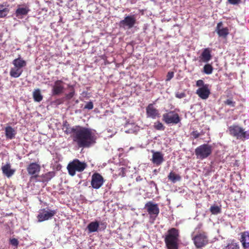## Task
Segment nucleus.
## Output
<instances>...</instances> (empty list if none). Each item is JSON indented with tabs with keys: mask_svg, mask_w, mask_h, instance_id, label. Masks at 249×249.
<instances>
[{
	"mask_svg": "<svg viewBox=\"0 0 249 249\" xmlns=\"http://www.w3.org/2000/svg\"><path fill=\"white\" fill-rule=\"evenodd\" d=\"M63 129L65 134H71L73 142H75L79 147L89 148L94 145L97 140L94 131L90 128L84 127L80 125L70 127L67 121L63 124Z\"/></svg>",
	"mask_w": 249,
	"mask_h": 249,
	"instance_id": "f257e3e1",
	"label": "nucleus"
},
{
	"mask_svg": "<svg viewBox=\"0 0 249 249\" xmlns=\"http://www.w3.org/2000/svg\"><path fill=\"white\" fill-rule=\"evenodd\" d=\"M179 231L175 228L169 229L164 236V242L167 249H178Z\"/></svg>",
	"mask_w": 249,
	"mask_h": 249,
	"instance_id": "f03ea898",
	"label": "nucleus"
},
{
	"mask_svg": "<svg viewBox=\"0 0 249 249\" xmlns=\"http://www.w3.org/2000/svg\"><path fill=\"white\" fill-rule=\"evenodd\" d=\"M87 167V165L86 163L82 162L78 159H75L69 163L67 168L69 174L72 177L75 175L76 172H82Z\"/></svg>",
	"mask_w": 249,
	"mask_h": 249,
	"instance_id": "7ed1b4c3",
	"label": "nucleus"
},
{
	"mask_svg": "<svg viewBox=\"0 0 249 249\" xmlns=\"http://www.w3.org/2000/svg\"><path fill=\"white\" fill-rule=\"evenodd\" d=\"M212 146L204 143L196 147L195 152L197 159L203 160L210 156L212 154Z\"/></svg>",
	"mask_w": 249,
	"mask_h": 249,
	"instance_id": "20e7f679",
	"label": "nucleus"
},
{
	"mask_svg": "<svg viewBox=\"0 0 249 249\" xmlns=\"http://www.w3.org/2000/svg\"><path fill=\"white\" fill-rule=\"evenodd\" d=\"M192 240L196 247L197 249L204 247L208 243V238L207 233L201 231L193 237Z\"/></svg>",
	"mask_w": 249,
	"mask_h": 249,
	"instance_id": "39448f33",
	"label": "nucleus"
},
{
	"mask_svg": "<svg viewBox=\"0 0 249 249\" xmlns=\"http://www.w3.org/2000/svg\"><path fill=\"white\" fill-rule=\"evenodd\" d=\"M162 120L168 124H177L180 122L181 119L175 111H169L163 114Z\"/></svg>",
	"mask_w": 249,
	"mask_h": 249,
	"instance_id": "423d86ee",
	"label": "nucleus"
},
{
	"mask_svg": "<svg viewBox=\"0 0 249 249\" xmlns=\"http://www.w3.org/2000/svg\"><path fill=\"white\" fill-rule=\"evenodd\" d=\"M229 129L230 134L237 139L244 140L246 138H249V132L244 131L242 128L238 125H231Z\"/></svg>",
	"mask_w": 249,
	"mask_h": 249,
	"instance_id": "0eeeda50",
	"label": "nucleus"
},
{
	"mask_svg": "<svg viewBox=\"0 0 249 249\" xmlns=\"http://www.w3.org/2000/svg\"><path fill=\"white\" fill-rule=\"evenodd\" d=\"M57 212V210L41 209L37 216L38 221L41 222L50 219L56 214Z\"/></svg>",
	"mask_w": 249,
	"mask_h": 249,
	"instance_id": "6e6552de",
	"label": "nucleus"
},
{
	"mask_svg": "<svg viewBox=\"0 0 249 249\" xmlns=\"http://www.w3.org/2000/svg\"><path fill=\"white\" fill-rule=\"evenodd\" d=\"M144 208L149 214L150 219L155 220L160 213L158 205L148 201L145 204Z\"/></svg>",
	"mask_w": 249,
	"mask_h": 249,
	"instance_id": "1a4fd4ad",
	"label": "nucleus"
},
{
	"mask_svg": "<svg viewBox=\"0 0 249 249\" xmlns=\"http://www.w3.org/2000/svg\"><path fill=\"white\" fill-rule=\"evenodd\" d=\"M137 22L134 15L127 16L119 22L120 27L131 29L134 26Z\"/></svg>",
	"mask_w": 249,
	"mask_h": 249,
	"instance_id": "9d476101",
	"label": "nucleus"
},
{
	"mask_svg": "<svg viewBox=\"0 0 249 249\" xmlns=\"http://www.w3.org/2000/svg\"><path fill=\"white\" fill-rule=\"evenodd\" d=\"M104 182V179L99 173H95L92 175L91 185L93 188L99 189L103 185Z\"/></svg>",
	"mask_w": 249,
	"mask_h": 249,
	"instance_id": "9b49d317",
	"label": "nucleus"
},
{
	"mask_svg": "<svg viewBox=\"0 0 249 249\" xmlns=\"http://www.w3.org/2000/svg\"><path fill=\"white\" fill-rule=\"evenodd\" d=\"M64 82L61 80H56L52 86V93L53 95H58L64 91Z\"/></svg>",
	"mask_w": 249,
	"mask_h": 249,
	"instance_id": "f8f14e48",
	"label": "nucleus"
},
{
	"mask_svg": "<svg viewBox=\"0 0 249 249\" xmlns=\"http://www.w3.org/2000/svg\"><path fill=\"white\" fill-rule=\"evenodd\" d=\"M209 84H205L203 87L199 88L196 90V94L203 100L208 99L211 94V90L209 88Z\"/></svg>",
	"mask_w": 249,
	"mask_h": 249,
	"instance_id": "ddd939ff",
	"label": "nucleus"
},
{
	"mask_svg": "<svg viewBox=\"0 0 249 249\" xmlns=\"http://www.w3.org/2000/svg\"><path fill=\"white\" fill-rule=\"evenodd\" d=\"M146 114L147 118L156 119L160 117L159 110L156 109L153 105V104H149L146 107Z\"/></svg>",
	"mask_w": 249,
	"mask_h": 249,
	"instance_id": "4468645a",
	"label": "nucleus"
},
{
	"mask_svg": "<svg viewBox=\"0 0 249 249\" xmlns=\"http://www.w3.org/2000/svg\"><path fill=\"white\" fill-rule=\"evenodd\" d=\"M30 11L28 6L26 5H18V8L15 11L16 16L18 18H22L26 16Z\"/></svg>",
	"mask_w": 249,
	"mask_h": 249,
	"instance_id": "2eb2a0df",
	"label": "nucleus"
},
{
	"mask_svg": "<svg viewBox=\"0 0 249 249\" xmlns=\"http://www.w3.org/2000/svg\"><path fill=\"white\" fill-rule=\"evenodd\" d=\"M211 52L212 50L210 48H205L199 56V61L202 62L208 63L212 58Z\"/></svg>",
	"mask_w": 249,
	"mask_h": 249,
	"instance_id": "dca6fc26",
	"label": "nucleus"
},
{
	"mask_svg": "<svg viewBox=\"0 0 249 249\" xmlns=\"http://www.w3.org/2000/svg\"><path fill=\"white\" fill-rule=\"evenodd\" d=\"M40 169V165L36 162H32L27 167V171L29 175L38 174Z\"/></svg>",
	"mask_w": 249,
	"mask_h": 249,
	"instance_id": "f3484780",
	"label": "nucleus"
},
{
	"mask_svg": "<svg viewBox=\"0 0 249 249\" xmlns=\"http://www.w3.org/2000/svg\"><path fill=\"white\" fill-rule=\"evenodd\" d=\"M152 162L157 166L160 165L164 160L163 155L160 152H154L152 151Z\"/></svg>",
	"mask_w": 249,
	"mask_h": 249,
	"instance_id": "a211bd4d",
	"label": "nucleus"
},
{
	"mask_svg": "<svg viewBox=\"0 0 249 249\" xmlns=\"http://www.w3.org/2000/svg\"><path fill=\"white\" fill-rule=\"evenodd\" d=\"M11 167L10 163H7L1 168L2 174L8 178L11 177L15 172V170L11 169Z\"/></svg>",
	"mask_w": 249,
	"mask_h": 249,
	"instance_id": "6ab92c4d",
	"label": "nucleus"
},
{
	"mask_svg": "<svg viewBox=\"0 0 249 249\" xmlns=\"http://www.w3.org/2000/svg\"><path fill=\"white\" fill-rule=\"evenodd\" d=\"M222 25V22H218L216 26V31L219 36L226 38L229 34V29L227 27L221 28Z\"/></svg>",
	"mask_w": 249,
	"mask_h": 249,
	"instance_id": "aec40b11",
	"label": "nucleus"
},
{
	"mask_svg": "<svg viewBox=\"0 0 249 249\" xmlns=\"http://www.w3.org/2000/svg\"><path fill=\"white\" fill-rule=\"evenodd\" d=\"M55 173L53 171L48 172L45 174H42L39 176V182H47L55 176Z\"/></svg>",
	"mask_w": 249,
	"mask_h": 249,
	"instance_id": "412c9836",
	"label": "nucleus"
},
{
	"mask_svg": "<svg viewBox=\"0 0 249 249\" xmlns=\"http://www.w3.org/2000/svg\"><path fill=\"white\" fill-rule=\"evenodd\" d=\"M240 241L242 244L243 248L245 249L249 248V232L245 231L241 233Z\"/></svg>",
	"mask_w": 249,
	"mask_h": 249,
	"instance_id": "4be33fe9",
	"label": "nucleus"
},
{
	"mask_svg": "<svg viewBox=\"0 0 249 249\" xmlns=\"http://www.w3.org/2000/svg\"><path fill=\"white\" fill-rule=\"evenodd\" d=\"M5 136L7 139L12 140L15 137L16 134V130L11 126H8L5 127Z\"/></svg>",
	"mask_w": 249,
	"mask_h": 249,
	"instance_id": "5701e85b",
	"label": "nucleus"
},
{
	"mask_svg": "<svg viewBox=\"0 0 249 249\" xmlns=\"http://www.w3.org/2000/svg\"><path fill=\"white\" fill-rule=\"evenodd\" d=\"M99 228V222L97 221L90 222L87 226L89 233L96 232Z\"/></svg>",
	"mask_w": 249,
	"mask_h": 249,
	"instance_id": "b1692460",
	"label": "nucleus"
},
{
	"mask_svg": "<svg viewBox=\"0 0 249 249\" xmlns=\"http://www.w3.org/2000/svg\"><path fill=\"white\" fill-rule=\"evenodd\" d=\"M9 12V5L0 4V18L5 17Z\"/></svg>",
	"mask_w": 249,
	"mask_h": 249,
	"instance_id": "393cba45",
	"label": "nucleus"
},
{
	"mask_svg": "<svg viewBox=\"0 0 249 249\" xmlns=\"http://www.w3.org/2000/svg\"><path fill=\"white\" fill-rule=\"evenodd\" d=\"M13 64L15 68L21 69L22 67L26 66V62L25 60L21 59L20 57H18L13 60Z\"/></svg>",
	"mask_w": 249,
	"mask_h": 249,
	"instance_id": "a878e982",
	"label": "nucleus"
},
{
	"mask_svg": "<svg viewBox=\"0 0 249 249\" xmlns=\"http://www.w3.org/2000/svg\"><path fill=\"white\" fill-rule=\"evenodd\" d=\"M168 178L172 182L175 183L177 181H180L181 180V178L180 175L176 174L173 171H171L170 172L168 176Z\"/></svg>",
	"mask_w": 249,
	"mask_h": 249,
	"instance_id": "bb28decb",
	"label": "nucleus"
},
{
	"mask_svg": "<svg viewBox=\"0 0 249 249\" xmlns=\"http://www.w3.org/2000/svg\"><path fill=\"white\" fill-rule=\"evenodd\" d=\"M22 72V70L17 68H12L10 71V75L11 77L18 78L20 76Z\"/></svg>",
	"mask_w": 249,
	"mask_h": 249,
	"instance_id": "cd10ccee",
	"label": "nucleus"
},
{
	"mask_svg": "<svg viewBox=\"0 0 249 249\" xmlns=\"http://www.w3.org/2000/svg\"><path fill=\"white\" fill-rule=\"evenodd\" d=\"M33 96L34 101L36 102H40L43 99V96L38 89L35 90L33 93Z\"/></svg>",
	"mask_w": 249,
	"mask_h": 249,
	"instance_id": "c85d7f7f",
	"label": "nucleus"
},
{
	"mask_svg": "<svg viewBox=\"0 0 249 249\" xmlns=\"http://www.w3.org/2000/svg\"><path fill=\"white\" fill-rule=\"evenodd\" d=\"M213 70V68L212 65L207 63L204 66L203 72L206 74L209 75L212 73Z\"/></svg>",
	"mask_w": 249,
	"mask_h": 249,
	"instance_id": "c756f323",
	"label": "nucleus"
},
{
	"mask_svg": "<svg viewBox=\"0 0 249 249\" xmlns=\"http://www.w3.org/2000/svg\"><path fill=\"white\" fill-rule=\"evenodd\" d=\"M210 211L213 214L215 215L221 213V208L218 206L213 205L211 207Z\"/></svg>",
	"mask_w": 249,
	"mask_h": 249,
	"instance_id": "7c9ffc66",
	"label": "nucleus"
},
{
	"mask_svg": "<svg viewBox=\"0 0 249 249\" xmlns=\"http://www.w3.org/2000/svg\"><path fill=\"white\" fill-rule=\"evenodd\" d=\"M239 246L237 243L231 242L227 245L225 249H239Z\"/></svg>",
	"mask_w": 249,
	"mask_h": 249,
	"instance_id": "2f4dec72",
	"label": "nucleus"
},
{
	"mask_svg": "<svg viewBox=\"0 0 249 249\" xmlns=\"http://www.w3.org/2000/svg\"><path fill=\"white\" fill-rule=\"evenodd\" d=\"M154 127L155 129L158 130H164L165 128L163 124L159 121L155 123Z\"/></svg>",
	"mask_w": 249,
	"mask_h": 249,
	"instance_id": "473e14b6",
	"label": "nucleus"
},
{
	"mask_svg": "<svg viewBox=\"0 0 249 249\" xmlns=\"http://www.w3.org/2000/svg\"><path fill=\"white\" fill-rule=\"evenodd\" d=\"M75 94V90L74 88L71 86V92L68 94H67L65 96L67 100L71 99Z\"/></svg>",
	"mask_w": 249,
	"mask_h": 249,
	"instance_id": "72a5a7b5",
	"label": "nucleus"
},
{
	"mask_svg": "<svg viewBox=\"0 0 249 249\" xmlns=\"http://www.w3.org/2000/svg\"><path fill=\"white\" fill-rule=\"evenodd\" d=\"M225 105L234 107L235 106V102L233 101L231 99H228L224 102Z\"/></svg>",
	"mask_w": 249,
	"mask_h": 249,
	"instance_id": "f704fd0d",
	"label": "nucleus"
},
{
	"mask_svg": "<svg viewBox=\"0 0 249 249\" xmlns=\"http://www.w3.org/2000/svg\"><path fill=\"white\" fill-rule=\"evenodd\" d=\"M118 176L124 177L126 176V169L124 167H121L118 169Z\"/></svg>",
	"mask_w": 249,
	"mask_h": 249,
	"instance_id": "c9c22d12",
	"label": "nucleus"
},
{
	"mask_svg": "<svg viewBox=\"0 0 249 249\" xmlns=\"http://www.w3.org/2000/svg\"><path fill=\"white\" fill-rule=\"evenodd\" d=\"M203 134V133L202 132L200 133L197 130L193 131L190 134L191 136H193V138L195 139L198 138L200 136Z\"/></svg>",
	"mask_w": 249,
	"mask_h": 249,
	"instance_id": "e433bc0d",
	"label": "nucleus"
},
{
	"mask_svg": "<svg viewBox=\"0 0 249 249\" xmlns=\"http://www.w3.org/2000/svg\"><path fill=\"white\" fill-rule=\"evenodd\" d=\"M31 177L30 178V181H35V182H39L37 181L38 180H39V176L38 175V174H35V175H30Z\"/></svg>",
	"mask_w": 249,
	"mask_h": 249,
	"instance_id": "4c0bfd02",
	"label": "nucleus"
},
{
	"mask_svg": "<svg viewBox=\"0 0 249 249\" xmlns=\"http://www.w3.org/2000/svg\"><path fill=\"white\" fill-rule=\"evenodd\" d=\"M10 243L12 245L17 247L18 246V244H19V242H18V240L17 239L14 238H12V239H10Z\"/></svg>",
	"mask_w": 249,
	"mask_h": 249,
	"instance_id": "58836bf2",
	"label": "nucleus"
},
{
	"mask_svg": "<svg viewBox=\"0 0 249 249\" xmlns=\"http://www.w3.org/2000/svg\"><path fill=\"white\" fill-rule=\"evenodd\" d=\"M174 73L173 71H169L166 75V81H170L174 77Z\"/></svg>",
	"mask_w": 249,
	"mask_h": 249,
	"instance_id": "ea45409f",
	"label": "nucleus"
},
{
	"mask_svg": "<svg viewBox=\"0 0 249 249\" xmlns=\"http://www.w3.org/2000/svg\"><path fill=\"white\" fill-rule=\"evenodd\" d=\"M196 86L198 87H203L205 86L204 81L202 80H198L196 82Z\"/></svg>",
	"mask_w": 249,
	"mask_h": 249,
	"instance_id": "a19ab883",
	"label": "nucleus"
},
{
	"mask_svg": "<svg viewBox=\"0 0 249 249\" xmlns=\"http://www.w3.org/2000/svg\"><path fill=\"white\" fill-rule=\"evenodd\" d=\"M85 108L92 109L93 108V104L92 102H89L85 106Z\"/></svg>",
	"mask_w": 249,
	"mask_h": 249,
	"instance_id": "79ce46f5",
	"label": "nucleus"
},
{
	"mask_svg": "<svg viewBox=\"0 0 249 249\" xmlns=\"http://www.w3.org/2000/svg\"><path fill=\"white\" fill-rule=\"evenodd\" d=\"M185 96L186 94L184 92H177L176 93V97L179 99L183 98Z\"/></svg>",
	"mask_w": 249,
	"mask_h": 249,
	"instance_id": "37998d69",
	"label": "nucleus"
},
{
	"mask_svg": "<svg viewBox=\"0 0 249 249\" xmlns=\"http://www.w3.org/2000/svg\"><path fill=\"white\" fill-rule=\"evenodd\" d=\"M228 1L232 5H237L241 2V0H228Z\"/></svg>",
	"mask_w": 249,
	"mask_h": 249,
	"instance_id": "c03bdc74",
	"label": "nucleus"
},
{
	"mask_svg": "<svg viewBox=\"0 0 249 249\" xmlns=\"http://www.w3.org/2000/svg\"><path fill=\"white\" fill-rule=\"evenodd\" d=\"M101 226V228L103 230H105L107 227V223L106 222H99V226Z\"/></svg>",
	"mask_w": 249,
	"mask_h": 249,
	"instance_id": "a18cd8bd",
	"label": "nucleus"
},
{
	"mask_svg": "<svg viewBox=\"0 0 249 249\" xmlns=\"http://www.w3.org/2000/svg\"><path fill=\"white\" fill-rule=\"evenodd\" d=\"M136 180L137 182H139L142 181L143 180V178L141 176H139L136 178Z\"/></svg>",
	"mask_w": 249,
	"mask_h": 249,
	"instance_id": "49530a36",
	"label": "nucleus"
},
{
	"mask_svg": "<svg viewBox=\"0 0 249 249\" xmlns=\"http://www.w3.org/2000/svg\"><path fill=\"white\" fill-rule=\"evenodd\" d=\"M149 184L151 185H153L154 186H155L156 188H157V184L153 180L150 181L149 182Z\"/></svg>",
	"mask_w": 249,
	"mask_h": 249,
	"instance_id": "de8ad7c7",
	"label": "nucleus"
},
{
	"mask_svg": "<svg viewBox=\"0 0 249 249\" xmlns=\"http://www.w3.org/2000/svg\"><path fill=\"white\" fill-rule=\"evenodd\" d=\"M55 102L58 105L61 104L63 103L61 99H57L56 100Z\"/></svg>",
	"mask_w": 249,
	"mask_h": 249,
	"instance_id": "09e8293b",
	"label": "nucleus"
},
{
	"mask_svg": "<svg viewBox=\"0 0 249 249\" xmlns=\"http://www.w3.org/2000/svg\"><path fill=\"white\" fill-rule=\"evenodd\" d=\"M248 22H249V20H248Z\"/></svg>",
	"mask_w": 249,
	"mask_h": 249,
	"instance_id": "8fccbe9b",
	"label": "nucleus"
}]
</instances>
